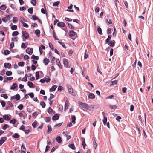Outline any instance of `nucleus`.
<instances>
[{"mask_svg": "<svg viewBox=\"0 0 153 153\" xmlns=\"http://www.w3.org/2000/svg\"><path fill=\"white\" fill-rule=\"evenodd\" d=\"M3 117L6 120L9 121L10 120V118L7 115H5L3 116Z\"/></svg>", "mask_w": 153, "mask_h": 153, "instance_id": "nucleus-31", "label": "nucleus"}, {"mask_svg": "<svg viewBox=\"0 0 153 153\" xmlns=\"http://www.w3.org/2000/svg\"><path fill=\"white\" fill-rule=\"evenodd\" d=\"M51 117H46L45 118V120L46 122H49L51 121Z\"/></svg>", "mask_w": 153, "mask_h": 153, "instance_id": "nucleus-27", "label": "nucleus"}, {"mask_svg": "<svg viewBox=\"0 0 153 153\" xmlns=\"http://www.w3.org/2000/svg\"><path fill=\"white\" fill-rule=\"evenodd\" d=\"M19 34V32L17 31H15L13 32L12 33L13 36H16L18 35Z\"/></svg>", "mask_w": 153, "mask_h": 153, "instance_id": "nucleus-49", "label": "nucleus"}, {"mask_svg": "<svg viewBox=\"0 0 153 153\" xmlns=\"http://www.w3.org/2000/svg\"><path fill=\"white\" fill-rule=\"evenodd\" d=\"M4 82H7L8 80H11L13 78V77H6V76H4Z\"/></svg>", "mask_w": 153, "mask_h": 153, "instance_id": "nucleus-7", "label": "nucleus"}, {"mask_svg": "<svg viewBox=\"0 0 153 153\" xmlns=\"http://www.w3.org/2000/svg\"><path fill=\"white\" fill-rule=\"evenodd\" d=\"M16 120L14 119L11 120L10 121V123L11 124H14L16 123Z\"/></svg>", "mask_w": 153, "mask_h": 153, "instance_id": "nucleus-36", "label": "nucleus"}, {"mask_svg": "<svg viewBox=\"0 0 153 153\" xmlns=\"http://www.w3.org/2000/svg\"><path fill=\"white\" fill-rule=\"evenodd\" d=\"M28 95H29L32 98H33L34 97V95L33 93L28 94Z\"/></svg>", "mask_w": 153, "mask_h": 153, "instance_id": "nucleus-61", "label": "nucleus"}, {"mask_svg": "<svg viewBox=\"0 0 153 153\" xmlns=\"http://www.w3.org/2000/svg\"><path fill=\"white\" fill-rule=\"evenodd\" d=\"M28 85L30 88H33L34 87V84L31 82L28 81L27 82Z\"/></svg>", "mask_w": 153, "mask_h": 153, "instance_id": "nucleus-18", "label": "nucleus"}, {"mask_svg": "<svg viewBox=\"0 0 153 153\" xmlns=\"http://www.w3.org/2000/svg\"><path fill=\"white\" fill-rule=\"evenodd\" d=\"M11 29L13 30H16L17 29V26L16 25H14L11 27Z\"/></svg>", "mask_w": 153, "mask_h": 153, "instance_id": "nucleus-51", "label": "nucleus"}, {"mask_svg": "<svg viewBox=\"0 0 153 153\" xmlns=\"http://www.w3.org/2000/svg\"><path fill=\"white\" fill-rule=\"evenodd\" d=\"M50 61L47 58H45L43 60V63L45 64V65H47L49 62Z\"/></svg>", "mask_w": 153, "mask_h": 153, "instance_id": "nucleus-19", "label": "nucleus"}, {"mask_svg": "<svg viewBox=\"0 0 153 153\" xmlns=\"http://www.w3.org/2000/svg\"><path fill=\"white\" fill-rule=\"evenodd\" d=\"M27 74H25V76L23 78H22V80L23 81L26 82L27 81V78L26 77Z\"/></svg>", "mask_w": 153, "mask_h": 153, "instance_id": "nucleus-58", "label": "nucleus"}, {"mask_svg": "<svg viewBox=\"0 0 153 153\" xmlns=\"http://www.w3.org/2000/svg\"><path fill=\"white\" fill-rule=\"evenodd\" d=\"M49 47H50L51 49V50H53V49H54V48H53V45L51 43H49Z\"/></svg>", "mask_w": 153, "mask_h": 153, "instance_id": "nucleus-59", "label": "nucleus"}, {"mask_svg": "<svg viewBox=\"0 0 153 153\" xmlns=\"http://www.w3.org/2000/svg\"><path fill=\"white\" fill-rule=\"evenodd\" d=\"M10 51L7 50H6L4 51V54L5 55H8L10 54Z\"/></svg>", "mask_w": 153, "mask_h": 153, "instance_id": "nucleus-48", "label": "nucleus"}, {"mask_svg": "<svg viewBox=\"0 0 153 153\" xmlns=\"http://www.w3.org/2000/svg\"><path fill=\"white\" fill-rule=\"evenodd\" d=\"M97 108V105H91L89 107V109L91 110L94 109H96Z\"/></svg>", "mask_w": 153, "mask_h": 153, "instance_id": "nucleus-26", "label": "nucleus"}, {"mask_svg": "<svg viewBox=\"0 0 153 153\" xmlns=\"http://www.w3.org/2000/svg\"><path fill=\"white\" fill-rule=\"evenodd\" d=\"M6 7L5 5H1L0 7V9L1 10H5L6 9Z\"/></svg>", "mask_w": 153, "mask_h": 153, "instance_id": "nucleus-42", "label": "nucleus"}, {"mask_svg": "<svg viewBox=\"0 0 153 153\" xmlns=\"http://www.w3.org/2000/svg\"><path fill=\"white\" fill-rule=\"evenodd\" d=\"M22 33L25 38L27 39L28 38L29 35L26 32V31H22Z\"/></svg>", "mask_w": 153, "mask_h": 153, "instance_id": "nucleus-10", "label": "nucleus"}, {"mask_svg": "<svg viewBox=\"0 0 153 153\" xmlns=\"http://www.w3.org/2000/svg\"><path fill=\"white\" fill-rule=\"evenodd\" d=\"M58 42L64 48H66L65 46V44L64 43H63L62 42H61L60 41H58Z\"/></svg>", "mask_w": 153, "mask_h": 153, "instance_id": "nucleus-52", "label": "nucleus"}, {"mask_svg": "<svg viewBox=\"0 0 153 153\" xmlns=\"http://www.w3.org/2000/svg\"><path fill=\"white\" fill-rule=\"evenodd\" d=\"M63 88L61 86H59L58 88V90L59 91H61L63 90Z\"/></svg>", "mask_w": 153, "mask_h": 153, "instance_id": "nucleus-60", "label": "nucleus"}, {"mask_svg": "<svg viewBox=\"0 0 153 153\" xmlns=\"http://www.w3.org/2000/svg\"><path fill=\"white\" fill-rule=\"evenodd\" d=\"M57 25L59 27H64L65 26V25L62 22H60L58 23Z\"/></svg>", "mask_w": 153, "mask_h": 153, "instance_id": "nucleus-8", "label": "nucleus"}, {"mask_svg": "<svg viewBox=\"0 0 153 153\" xmlns=\"http://www.w3.org/2000/svg\"><path fill=\"white\" fill-rule=\"evenodd\" d=\"M69 147L73 150L75 149V146L74 144H71L69 146Z\"/></svg>", "mask_w": 153, "mask_h": 153, "instance_id": "nucleus-41", "label": "nucleus"}, {"mask_svg": "<svg viewBox=\"0 0 153 153\" xmlns=\"http://www.w3.org/2000/svg\"><path fill=\"white\" fill-rule=\"evenodd\" d=\"M67 88L69 93L73 96L75 95V94L73 92V89L71 86H68Z\"/></svg>", "mask_w": 153, "mask_h": 153, "instance_id": "nucleus-3", "label": "nucleus"}, {"mask_svg": "<svg viewBox=\"0 0 153 153\" xmlns=\"http://www.w3.org/2000/svg\"><path fill=\"white\" fill-rule=\"evenodd\" d=\"M37 121H34L32 124L33 127L34 128H36L37 125Z\"/></svg>", "mask_w": 153, "mask_h": 153, "instance_id": "nucleus-46", "label": "nucleus"}, {"mask_svg": "<svg viewBox=\"0 0 153 153\" xmlns=\"http://www.w3.org/2000/svg\"><path fill=\"white\" fill-rule=\"evenodd\" d=\"M28 11L30 14H32L33 12V9L32 7H31L28 9Z\"/></svg>", "mask_w": 153, "mask_h": 153, "instance_id": "nucleus-35", "label": "nucleus"}, {"mask_svg": "<svg viewBox=\"0 0 153 153\" xmlns=\"http://www.w3.org/2000/svg\"><path fill=\"white\" fill-rule=\"evenodd\" d=\"M117 81L116 80H114L112 81L111 82V84H110V86H111L112 85H117Z\"/></svg>", "mask_w": 153, "mask_h": 153, "instance_id": "nucleus-34", "label": "nucleus"}, {"mask_svg": "<svg viewBox=\"0 0 153 153\" xmlns=\"http://www.w3.org/2000/svg\"><path fill=\"white\" fill-rule=\"evenodd\" d=\"M68 26L71 29L74 30V26H73L71 24H68Z\"/></svg>", "mask_w": 153, "mask_h": 153, "instance_id": "nucleus-63", "label": "nucleus"}, {"mask_svg": "<svg viewBox=\"0 0 153 153\" xmlns=\"http://www.w3.org/2000/svg\"><path fill=\"white\" fill-rule=\"evenodd\" d=\"M31 58L32 59H34V60L36 59V60H38L39 59V58L37 56H36L34 55H33L31 56Z\"/></svg>", "mask_w": 153, "mask_h": 153, "instance_id": "nucleus-32", "label": "nucleus"}, {"mask_svg": "<svg viewBox=\"0 0 153 153\" xmlns=\"http://www.w3.org/2000/svg\"><path fill=\"white\" fill-rule=\"evenodd\" d=\"M7 138L5 137H2L0 140V145L1 146L6 140Z\"/></svg>", "mask_w": 153, "mask_h": 153, "instance_id": "nucleus-9", "label": "nucleus"}, {"mask_svg": "<svg viewBox=\"0 0 153 153\" xmlns=\"http://www.w3.org/2000/svg\"><path fill=\"white\" fill-rule=\"evenodd\" d=\"M63 63L65 67L69 68L68 66V60L66 58H64L63 59Z\"/></svg>", "mask_w": 153, "mask_h": 153, "instance_id": "nucleus-4", "label": "nucleus"}, {"mask_svg": "<svg viewBox=\"0 0 153 153\" xmlns=\"http://www.w3.org/2000/svg\"><path fill=\"white\" fill-rule=\"evenodd\" d=\"M88 97L89 99H94L95 98V95L94 94L89 93Z\"/></svg>", "mask_w": 153, "mask_h": 153, "instance_id": "nucleus-14", "label": "nucleus"}, {"mask_svg": "<svg viewBox=\"0 0 153 153\" xmlns=\"http://www.w3.org/2000/svg\"><path fill=\"white\" fill-rule=\"evenodd\" d=\"M44 79L45 80V82L47 83L49 82L51 80L50 78L48 76H45V77L44 78Z\"/></svg>", "mask_w": 153, "mask_h": 153, "instance_id": "nucleus-22", "label": "nucleus"}, {"mask_svg": "<svg viewBox=\"0 0 153 153\" xmlns=\"http://www.w3.org/2000/svg\"><path fill=\"white\" fill-rule=\"evenodd\" d=\"M26 51L27 54L31 55L33 53V48H28L26 49Z\"/></svg>", "mask_w": 153, "mask_h": 153, "instance_id": "nucleus-2", "label": "nucleus"}, {"mask_svg": "<svg viewBox=\"0 0 153 153\" xmlns=\"http://www.w3.org/2000/svg\"><path fill=\"white\" fill-rule=\"evenodd\" d=\"M102 121L103 122V123L104 125H105L106 123H107V118L106 117H104V119L102 120Z\"/></svg>", "mask_w": 153, "mask_h": 153, "instance_id": "nucleus-39", "label": "nucleus"}, {"mask_svg": "<svg viewBox=\"0 0 153 153\" xmlns=\"http://www.w3.org/2000/svg\"><path fill=\"white\" fill-rule=\"evenodd\" d=\"M12 74V72L9 71H7L6 73V74L8 76L11 75Z\"/></svg>", "mask_w": 153, "mask_h": 153, "instance_id": "nucleus-30", "label": "nucleus"}, {"mask_svg": "<svg viewBox=\"0 0 153 153\" xmlns=\"http://www.w3.org/2000/svg\"><path fill=\"white\" fill-rule=\"evenodd\" d=\"M48 129L47 132L48 133H49L51 132L52 131V128L50 125H48L47 126Z\"/></svg>", "mask_w": 153, "mask_h": 153, "instance_id": "nucleus-21", "label": "nucleus"}, {"mask_svg": "<svg viewBox=\"0 0 153 153\" xmlns=\"http://www.w3.org/2000/svg\"><path fill=\"white\" fill-rule=\"evenodd\" d=\"M59 4V1L56 2L53 4V5L54 7L55 6H58Z\"/></svg>", "mask_w": 153, "mask_h": 153, "instance_id": "nucleus-45", "label": "nucleus"}, {"mask_svg": "<svg viewBox=\"0 0 153 153\" xmlns=\"http://www.w3.org/2000/svg\"><path fill=\"white\" fill-rule=\"evenodd\" d=\"M78 104L79 106L82 108L83 110H87L88 109V105L86 103H82L79 102Z\"/></svg>", "mask_w": 153, "mask_h": 153, "instance_id": "nucleus-1", "label": "nucleus"}, {"mask_svg": "<svg viewBox=\"0 0 153 153\" xmlns=\"http://www.w3.org/2000/svg\"><path fill=\"white\" fill-rule=\"evenodd\" d=\"M16 99L17 100H19L20 99V96L19 94H17L16 95L12 96L11 98V99Z\"/></svg>", "mask_w": 153, "mask_h": 153, "instance_id": "nucleus-6", "label": "nucleus"}, {"mask_svg": "<svg viewBox=\"0 0 153 153\" xmlns=\"http://www.w3.org/2000/svg\"><path fill=\"white\" fill-rule=\"evenodd\" d=\"M35 33L37 37H39L40 36V32L39 30H36L35 31Z\"/></svg>", "mask_w": 153, "mask_h": 153, "instance_id": "nucleus-24", "label": "nucleus"}, {"mask_svg": "<svg viewBox=\"0 0 153 153\" xmlns=\"http://www.w3.org/2000/svg\"><path fill=\"white\" fill-rule=\"evenodd\" d=\"M97 31L99 33L100 35H102V29H101L100 27H99L97 29Z\"/></svg>", "mask_w": 153, "mask_h": 153, "instance_id": "nucleus-44", "label": "nucleus"}, {"mask_svg": "<svg viewBox=\"0 0 153 153\" xmlns=\"http://www.w3.org/2000/svg\"><path fill=\"white\" fill-rule=\"evenodd\" d=\"M4 66L5 68H10L11 66V65L10 64L8 63H5L4 64Z\"/></svg>", "mask_w": 153, "mask_h": 153, "instance_id": "nucleus-23", "label": "nucleus"}, {"mask_svg": "<svg viewBox=\"0 0 153 153\" xmlns=\"http://www.w3.org/2000/svg\"><path fill=\"white\" fill-rule=\"evenodd\" d=\"M68 100L66 101L65 105V110H66L68 108Z\"/></svg>", "mask_w": 153, "mask_h": 153, "instance_id": "nucleus-15", "label": "nucleus"}, {"mask_svg": "<svg viewBox=\"0 0 153 153\" xmlns=\"http://www.w3.org/2000/svg\"><path fill=\"white\" fill-rule=\"evenodd\" d=\"M21 47L25 49L26 48L27 46L25 45V44L24 43H22L21 45Z\"/></svg>", "mask_w": 153, "mask_h": 153, "instance_id": "nucleus-54", "label": "nucleus"}, {"mask_svg": "<svg viewBox=\"0 0 153 153\" xmlns=\"http://www.w3.org/2000/svg\"><path fill=\"white\" fill-rule=\"evenodd\" d=\"M24 21L26 22V21L25 20H21V23L23 24V25L24 27L26 28H28V25L27 23H24Z\"/></svg>", "mask_w": 153, "mask_h": 153, "instance_id": "nucleus-13", "label": "nucleus"}, {"mask_svg": "<svg viewBox=\"0 0 153 153\" xmlns=\"http://www.w3.org/2000/svg\"><path fill=\"white\" fill-rule=\"evenodd\" d=\"M114 41H110L109 43H108V45L111 46V47H113L114 45Z\"/></svg>", "mask_w": 153, "mask_h": 153, "instance_id": "nucleus-29", "label": "nucleus"}, {"mask_svg": "<svg viewBox=\"0 0 153 153\" xmlns=\"http://www.w3.org/2000/svg\"><path fill=\"white\" fill-rule=\"evenodd\" d=\"M105 22L108 25L112 23V22L110 19H109V20H108V19H105Z\"/></svg>", "mask_w": 153, "mask_h": 153, "instance_id": "nucleus-37", "label": "nucleus"}, {"mask_svg": "<svg viewBox=\"0 0 153 153\" xmlns=\"http://www.w3.org/2000/svg\"><path fill=\"white\" fill-rule=\"evenodd\" d=\"M59 116L57 114H55L52 117V120H56L59 118Z\"/></svg>", "mask_w": 153, "mask_h": 153, "instance_id": "nucleus-11", "label": "nucleus"}, {"mask_svg": "<svg viewBox=\"0 0 153 153\" xmlns=\"http://www.w3.org/2000/svg\"><path fill=\"white\" fill-rule=\"evenodd\" d=\"M53 109L50 107H49L48 110V112L49 114L52 113L53 112Z\"/></svg>", "mask_w": 153, "mask_h": 153, "instance_id": "nucleus-47", "label": "nucleus"}, {"mask_svg": "<svg viewBox=\"0 0 153 153\" xmlns=\"http://www.w3.org/2000/svg\"><path fill=\"white\" fill-rule=\"evenodd\" d=\"M114 28V31L113 34V36L115 37L116 35V30L115 28V27Z\"/></svg>", "mask_w": 153, "mask_h": 153, "instance_id": "nucleus-57", "label": "nucleus"}, {"mask_svg": "<svg viewBox=\"0 0 153 153\" xmlns=\"http://www.w3.org/2000/svg\"><path fill=\"white\" fill-rule=\"evenodd\" d=\"M1 103L3 107H4L6 103L4 101H2L1 102Z\"/></svg>", "mask_w": 153, "mask_h": 153, "instance_id": "nucleus-64", "label": "nucleus"}, {"mask_svg": "<svg viewBox=\"0 0 153 153\" xmlns=\"http://www.w3.org/2000/svg\"><path fill=\"white\" fill-rule=\"evenodd\" d=\"M26 149L25 146L23 144H22L21 147V153H26L25 151Z\"/></svg>", "mask_w": 153, "mask_h": 153, "instance_id": "nucleus-5", "label": "nucleus"}, {"mask_svg": "<svg viewBox=\"0 0 153 153\" xmlns=\"http://www.w3.org/2000/svg\"><path fill=\"white\" fill-rule=\"evenodd\" d=\"M109 107L111 109L115 108H117V106L115 105H110Z\"/></svg>", "mask_w": 153, "mask_h": 153, "instance_id": "nucleus-53", "label": "nucleus"}, {"mask_svg": "<svg viewBox=\"0 0 153 153\" xmlns=\"http://www.w3.org/2000/svg\"><path fill=\"white\" fill-rule=\"evenodd\" d=\"M19 135L17 133H15L14 134L13 137L15 138H18L19 137Z\"/></svg>", "mask_w": 153, "mask_h": 153, "instance_id": "nucleus-56", "label": "nucleus"}, {"mask_svg": "<svg viewBox=\"0 0 153 153\" xmlns=\"http://www.w3.org/2000/svg\"><path fill=\"white\" fill-rule=\"evenodd\" d=\"M40 105L43 108H44L46 105L45 103L43 102H40Z\"/></svg>", "mask_w": 153, "mask_h": 153, "instance_id": "nucleus-33", "label": "nucleus"}, {"mask_svg": "<svg viewBox=\"0 0 153 153\" xmlns=\"http://www.w3.org/2000/svg\"><path fill=\"white\" fill-rule=\"evenodd\" d=\"M57 87L56 85L52 86L50 89V91H54L56 88Z\"/></svg>", "mask_w": 153, "mask_h": 153, "instance_id": "nucleus-17", "label": "nucleus"}, {"mask_svg": "<svg viewBox=\"0 0 153 153\" xmlns=\"http://www.w3.org/2000/svg\"><path fill=\"white\" fill-rule=\"evenodd\" d=\"M17 85L16 83L13 84L11 86V89L12 90H13L15 89L16 87H17Z\"/></svg>", "mask_w": 153, "mask_h": 153, "instance_id": "nucleus-28", "label": "nucleus"}, {"mask_svg": "<svg viewBox=\"0 0 153 153\" xmlns=\"http://www.w3.org/2000/svg\"><path fill=\"white\" fill-rule=\"evenodd\" d=\"M56 63L57 65L59 66L60 69H62V68L61 63L59 59H56Z\"/></svg>", "mask_w": 153, "mask_h": 153, "instance_id": "nucleus-12", "label": "nucleus"}, {"mask_svg": "<svg viewBox=\"0 0 153 153\" xmlns=\"http://www.w3.org/2000/svg\"><path fill=\"white\" fill-rule=\"evenodd\" d=\"M76 120V118L75 116L72 115L71 117L72 123L74 124L75 123V121Z\"/></svg>", "mask_w": 153, "mask_h": 153, "instance_id": "nucleus-16", "label": "nucleus"}, {"mask_svg": "<svg viewBox=\"0 0 153 153\" xmlns=\"http://www.w3.org/2000/svg\"><path fill=\"white\" fill-rule=\"evenodd\" d=\"M57 142L58 143H60L62 142V138L60 136H58L56 138Z\"/></svg>", "mask_w": 153, "mask_h": 153, "instance_id": "nucleus-25", "label": "nucleus"}, {"mask_svg": "<svg viewBox=\"0 0 153 153\" xmlns=\"http://www.w3.org/2000/svg\"><path fill=\"white\" fill-rule=\"evenodd\" d=\"M1 96L2 97L4 98L5 99H7L8 98V96L7 94H3L1 95Z\"/></svg>", "mask_w": 153, "mask_h": 153, "instance_id": "nucleus-55", "label": "nucleus"}, {"mask_svg": "<svg viewBox=\"0 0 153 153\" xmlns=\"http://www.w3.org/2000/svg\"><path fill=\"white\" fill-rule=\"evenodd\" d=\"M31 2L33 5L35 6L36 4V0H31Z\"/></svg>", "mask_w": 153, "mask_h": 153, "instance_id": "nucleus-38", "label": "nucleus"}, {"mask_svg": "<svg viewBox=\"0 0 153 153\" xmlns=\"http://www.w3.org/2000/svg\"><path fill=\"white\" fill-rule=\"evenodd\" d=\"M23 107V105L22 104H20L18 106V108H19V109H20V110H22V109Z\"/></svg>", "mask_w": 153, "mask_h": 153, "instance_id": "nucleus-50", "label": "nucleus"}, {"mask_svg": "<svg viewBox=\"0 0 153 153\" xmlns=\"http://www.w3.org/2000/svg\"><path fill=\"white\" fill-rule=\"evenodd\" d=\"M17 21H18V19L17 17H13V22L14 23H15Z\"/></svg>", "mask_w": 153, "mask_h": 153, "instance_id": "nucleus-62", "label": "nucleus"}, {"mask_svg": "<svg viewBox=\"0 0 153 153\" xmlns=\"http://www.w3.org/2000/svg\"><path fill=\"white\" fill-rule=\"evenodd\" d=\"M25 64L24 62H19L18 65L20 66L23 67L24 66Z\"/></svg>", "mask_w": 153, "mask_h": 153, "instance_id": "nucleus-43", "label": "nucleus"}, {"mask_svg": "<svg viewBox=\"0 0 153 153\" xmlns=\"http://www.w3.org/2000/svg\"><path fill=\"white\" fill-rule=\"evenodd\" d=\"M76 34V33L73 30H71L69 32V36L71 37L74 36Z\"/></svg>", "mask_w": 153, "mask_h": 153, "instance_id": "nucleus-20", "label": "nucleus"}, {"mask_svg": "<svg viewBox=\"0 0 153 153\" xmlns=\"http://www.w3.org/2000/svg\"><path fill=\"white\" fill-rule=\"evenodd\" d=\"M39 77V73L38 71H37L36 73V78L37 80L38 79Z\"/></svg>", "mask_w": 153, "mask_h": 153, "instance_id": "nucleus-40", "label": "nucleus"}]
</instances>
